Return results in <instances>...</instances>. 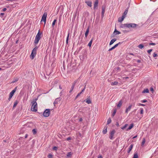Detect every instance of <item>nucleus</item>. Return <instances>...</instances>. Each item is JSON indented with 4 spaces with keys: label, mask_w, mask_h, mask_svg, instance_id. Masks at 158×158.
I'll use <instances>...</instances> for the list:
<instances>
[{
    "label": "nucleus",
    "mask_w": 158,
    "mask_h": 158,
    "mask_svg": "<svg viewBox=\"0 0 158 158\" xmlns=\"http://www.w3.org/2000/svg\"><path fill=\"white\" fill-rule=\"evenodd\" d=\"M137 25L133 23H126L123 24H122L120 26V27L122 28H125V27H127L129 28H135Z\"/></svg>",
    "instance_id": "1"
},
{
    "label": "nucleus",
    "mask_w": 158,
    "mask_h": 158,
    "mask_svg": "<svg viewBox=\"0 0 158 158\" xmlns=\"http://www.w3.org/2000/svg\"><path fill=\"white\" fill-rule=\"evenodd\" d=\"M39 96L37 98H34L33 99L31 103H32V105L31 108V110L32 111L36 112L37 110V103L36 101L38 99Z\"/></svg>",
    "instance_id": "2"
},
{
    "label": "nucleus",
    "mask_w": 158,
    "mask_h": 158,
    "mask_svg": "<svg viewBox=\"0 0 158 158\" xmlns=\"http://www.w3.org/2000/svg\"><path fill=\"white\" fill-rule=\"evenodd\" d=\"M42 34V32H40V30H39L37 34L36 35L35 39L34 40V44L35 46L38 44L41 38V35Z\"/></svg>",
    "instance_id": "3"
},
{
    "label": "nucleus",
    "mask_w": 158,
    "mask_h": 158,
    "mask_svg": "<svg viewBox=\"0 0 158 158\" xmlns=\"http://www.w3.org/2000/svg\"><path fill=\"white\" fill-rule=\"evenodd\" d=\"M38 47L36 45L35 47L32 50L30 55V58L31 59H33L34 57L35 56L36 54V51L38 49Z\"/></svg>",
    "instance_id": "4"
},
{
    "label": "nucleus",
    "mask_w": 158,
    "mask_h": 158,
    "mask_svg": "<svg viewBox=\"0 0 158 158\" xmlns=\"http://www.w3.org/2000/svg\"><path fill=\"white\" fill-rule=\"evenodd\" d=\"M50 113V110L48 109H46L43 113V115L45 117H48L49 116Z\"/></svg>",
    "instance_id": "5"
},
{
    "label": "nucleus",
    "mask_w": 158,
    "mask_h": 158,
    "mask_svg": "<svg viewBox=\"0 0 158 158\" xmlns=\"http://www.w3.org/2000/svg\"><path fill=\"white\" fill-rule=\"evenodd\" d=\"M47 15V13L46 12H44L42 17L41 22L42 21H44V25H45L46 23Z\"/></svg>",
    "instance_id": "6"
},
{
    "label": "nucleus",
    "mask_w": 158,
    "mask_h": 158,
    "mask_svg": "<svg viewBox=\"0 0 158 158\" xmlns=\"http://www.w3.org/2000/svg\"><path fill=\"white\" fill-rule=\"evenodd\" d=\"M115 132V131L114 130H113L112 131H111L110 133V135L109 137V138L110 139H113V135H114V134Z\"/></svg>",
    "instance_id": "7"
},
{
    "label": "nucleus",
    "mask_w": 158,
    "mask_h": 158,
    "mask_svg": "<svg viewBox=\"0 0 158 158\" xmlns=\"http://www.w3.org/2000/svg\"><path fill=\"white\" fill-rule=\"evenodd\" d=\"M98 0H96L94 3V10H95L97 9L98 5Z\"/></svg>",
    "instance_id": "8"
},
{
    "label": "nucleus",
    "mask_w": 158,
    "mask_h": 158,
    "mask_svg": "<svg viewBox=\"0 0 158 158\" xmlns=\"http://www.w3.org/2000/svg\"><path fill=\"white\" fill-rule=\"evenodd\" d=\"M61 99V98H56L53 103V104H54V105L55 106L56 104H57L59 102H60V101Z\"/></svg>",
    "instance_id": "9"
},
{
    "label": "nucleus",
    "mask_w": 158,
    "mask_h": 158,
    "mask_svg": "<svg viewBox=\"0 0 158 158\" xmlns=\"http://www.w3.org/2000/svg\"><path fill=\"white\" fill-rule=\"evenodd\" d=\"M105 7L102 6V15H101V17L102 18H103L104 17V14L105 12Z\"/></svg>",
    "instance_id": "10"
},
{
    "label": "nucleus",
    "mask_w": 158,
    "mask_h": 158,
    "mask_svg": "<svg viewBox=\"0 0 158 158\" xmlns=\"http://www.w3.org/2000/svg\"><path fill=\"white\" fill-rule=\"evenodd\" d=\"M85 85L84 88L82 90V91H81V92H80V93H78V94L76 96V97L75 98L76 99L78 97H79L80 95L82 93V92H83L85 90V87L86 86V84L85 83Z\"/></svg>",
    "instance_id": "11"
},
{
    "label": "nucleus",
    "mask_w": 158,
    "mask_h": 158,
    "mask_svg": "<svg viewBox=\"0 0 158 158\" xmlns=\"http://www.w3.org/2000/svg\"><path fill=\"white\" fill-rule=\"evenodd\" d=\"M125 18V16H122L121 17H119L118 18V22H121Z\"/></svg>",
    "instance_id": "12"
},
{
    "label": "nucleus",
    "mask_w": 158,
    "mask_h": 158,
    "mask_svg": "<svg viewBox=\"0 0 158 158\" xmlns=\"http://www.w3.org/2000/svg\"><path fill=\"white\" fill-rule=\"evenodd\" d=\"M85 2L87 4V5L91 7L92 6V2L90 1H86Z\"/></svg>",
    "instance_id": "13"
},
{
    "label": "nucleus",
    "mask_w": 158,
    "mask_h": 158,
    "mask_svg": "<svg viewBox=\"0 0 158 158\" xmlns=\"http://www.w3.org/2000/svg\"><path fill=\"white\" fill-rule=\"evenodd\" d=\"M107 126H105L104 127V130H103V133L104 134H106V133H107Z\"/></svg>",
    "instance_id": "14"
},
{
    "label": "nucleus",
    "mask_w": 158,
    "mask_h": 158,
    "mask_svg": "<svg viewBox=\"0 0 158 158\" xmlns=\"http://www.w3.org/2000/svg\"><path fill=\"white\" fill-rule=\"evenodd\" d=\"M89 27H88V28L87 29L85 33V37L86 38L88 35V34L89 33Z\"/></svg>",
    "instance_id": "15"
},
{
    "label": "nucleus",
    "mask_w": 158,
    "mask_h": 158,
    "mask_svg": "<svg viewBox=\"0 0 158 158\" xmlns=\"http://www.w3.org/2000/svg\"><path fill=\"white\" fill-rule=\"evenodd\" d=\"M116 40V39L115 38H114V39H112L110 41V43L109 45H112L114 43V42H115Z\"/></svg>",
    "instance_id": "16"
},
{
    "label": "nucleus",
    "mask_w": 158,
    "mask_h": 158,
    "mask_svg": "<svg viewBox=\"0 0 158 158\" xmlns=\"http://www.w3.org/2000/svg\"><path fill=\"white\" fill-rule=\"evenodd\" d=\"M132 106L131 105H130L129 107L126 109L125 112L126 113H127L128 111L130 110Z\"/></svg>",
    "instance_id": "17"
},
{
    "label": "nucleus",
    "mask_w": 158,
    "mask_h": 158,
    "mask_svg": "<svg viewBox=\"0 0 158 158\" xmlns=\"http://www.w3.org/2000/svg\"><path fill=\"white\" fill-rule=\"evenodd\" d=\"M134 126V124L132 123L131 124L130 126H129V127L127 129V131H129Z\"/></svg>",
    "instance_id": "18"
},
{
    "label": "nucleus",
    "mask_w": 158,
    "mask_h": 158,
    "mask_svg": "<svg viewBox=\"0 0 158 158\" xmlns=\"http://www.w3.org/2000/svg\"><path fill=\"white\" fill-rule=\"evenodd\" d=\"M133 147V145L132 144H131L130 146V147H129V148H128V151H127V152L128 153H129L131 151Z\"/></svg>",
    "instance_id": "19"
},
{
    "label": "nucleus",
    "mask_w": 158,
    "mask_h": 158,
    "mask_svg": "<svg viewBox=\"0 0 158 158\" xmlns=\"http://www.w3.org/2000/svg\"><path fill=\"white\" fill-rule=\"evenodd\" d=\"M149 92V90L148 89H144L142 91V93H148Z\"/></svg>",
    "instance_id": "20"
},
{
    "label": "nucleus",
    "mask_w": 158,
    "mask_h": 158,
    "mask_svg": "<svg viewBox=\"0 0 158 158\" xmlns=\"http://www.w3.org/2000/svg\"><path fill=\"white\" fill-rule=\"evenodd\" d=\"M128 11V8H127L125 10V11L123 13V14L122 16H125V17L126 16V15H127V13Z\"/></svg>",
    "instance_id": "21"
},
{
    "label": "nucleus",
    "mask_w": 158,
    "mask_h": 158,
    "mask_svg": "<svg viewBox=\"0 0 158 158\" xmlns=\"http://www.w3.org/2000/svg\"><path fill=\"white\" fill-rule=\"evenodd\" d=\"M18 101L17 100L15 101L14 103V104L12 108V109H14L15 108L16 106H17L18 103Z\"/></svg>",
    "instance_id": "22"
},
{
    "label": "nucleus",
    "mask_w": 158,
    "mask_h": 158,
    "mask_svg": "<svg viewBox=\"0 0 158 158\" xmlns=\"http://www.w3.org/2000/svg\"><path fill=\"white\" fill-rule=\"evenodd\" d=\"M73 153L71 152H69L67 153V157H71L72 156Z\"/></svg>",
    "instance_id": "23"
},
{
    "label": "nucleus",
    "mask_w": 158,
    "mask_h": 158,
    "mask_svg": "<svg viewBox=\"0 0 158 158\" xmlns=\"http://www.w3.org/2000/svg\"><path fill=\"white\" fill-rule=\"evenodd\" d=\"M122 104V100H120L118 102V103L117 105V107H120Z\"/></svg>",
    "instance_id": "24"
},
{
    "label": "nucleus",
    "mask_w": 158,
    "mask_h": 158,
    "mask_svg": "<svg viewBox=\"0 0 158 158\" xmlns=\"http://www.w3.org/2000/svg\"><path fill=\"white\" fill-rule=\"evenodd\" d=\"M118 84V82L117 81H114L112 82L111 83V84L112 85H116Z\"/></svg>",
    "instance_id": "25"
},
{
    "label": "nucleus",
    "mask_w": 158,
    "mask_h": 158,
    "mask_svg": "<svg viewBox=\"0 0 158 158\" xmlns=\"http://www.w3.org/2000/svg\"><path fill=\"white\" fill-rule=\"evenodd\" d=\"M114 32V33H115L116 35H117V34H119L121 33V32L120 31L117 30L116 29H115Z\"/></svg>",
    "instance_id": "26"
},
{
    "label": "nucleus",
    "mask_w": 158,
    "mask_h": 158,
    "mask_svg": "<svg viewBox=\"0 0 158 158\" xmlns=\"http://www.w3.org/2000/svg\"><path fill=\"white\" fill-rule=\"evenodd\" d=\"M86 102L88 104H90L91 103V101L90 100V99L89 98H87L86 99Z\"/></svg>",
    "instance_id": "27"
},
{
    "label": "nucleus",
    "mask_w": 158,
    "mask_h": 158,
    "mask_svg": "<svg viewBox=\"0 0 158 158\" xmlns=\"http://www.w3.org/2000/svg\"><path fill=\"white\" fill-rule=\"evenodd\" d=\"M133 158H139L137 152H135L134 153Z\"/></svg>",
    "instance_id": "28"
},
{
    "label": "nucleus",
    "mask_w": 158,
    "mask_h": 158,
    "mask_svg": "<svg viewBox=\"0 0 158 158\" xmlns=\"http://www.w3.org/2000/svg\"><path fill=\"white\" fill-rule=\"evenodd\" d=\"M138 47L141 49H142L144 47V46L143 44H139Z\"/></svg>",
    "instance_id": "29"
},
{
    "label": "nucleus",
    "mask_w": 158,
    "mask_h": 158,
    "mask_svg": "<svg viewBox=\"0 0 158 158\" xmlns=\"http://www.w3.org/2000/svg\"><path fill=\"white\" fill-rule=\"evenodd\" d=\"M116 109H115L114 110V111L112 114V117H113L114 116L115 114H116Z\"/></svg>",
    "instance_id": "30"
},
{
    "label": "nucleus",
    "mask_w": 158,
    "mask_h": 158,
    "mask_svg": "<svg viewBox=\"0 0 158 158\" xmlns=\"http://www.w3.org/2000/svg\"><path fill=\"white\" fill-rule=\"evenodd\" d=\"M93 42V39H92L90 41L88 45L89 46V47H91L92 44Z\"/></svg>",
    "instance_id": "31"
},
{
    "label": "nucleus",
    "mask_w": 158,
    "mask_h": 158,
    "mask_svg": "<svg viewBox=\"0 0 158 158\" xmlns=\"http://www.w3.org/2000/svg\"><path fill=\"white\" fill-rule=\"evenodd\" d=\"M111 122V120L110 118H109L107 121V124H110Z\"/></svg>",
    "instance_id": "32"
},
{
    "label": "nucleus",
    "mask_w": 158,
    "mask_h": 158,
    "mask_svg": "<svg viewBox=\"0 0 158 158\" xmlns=\"http://www.w3.org/2000/svg\"><path fill=\"white\" fill-rule=\"evenodd\" d=\"M128 125L127 124H125L124 126L121 127V128L122 130H124Z\"/></svg>",
    "instance_id": "33"
},
{
    "label": "nucleus",
    "mask_w": 158,
    "mask_h": 158,
    "mask_svg": "<svg viewBox=\"0 0 158 158\" xmlns=\"http://www.w3.org/2000/svg\"><path fill=\"white\" fill-rule=\"evenodd\" d=\"M145 139L144 138H143V140L142 142L141 146H143L144 145V144L145 143Z\"/></svg>",
    "instance_id": "34"
},
{
    "label": "nucleus",
    "mask_w": 158,
    "mask_h": 158,
    "mask_svg": "<svg viewBox=\"0 0 158 158\" xmlns=\"http://www.w3.org/2000/svg\"><path fill=\"white\" fill-rule=\"evenodd\" d=\"M69 33L68 34V35H67V38H66V43L67 44H68V40H69Z\"/></svg>",
    "instance_id": "35"
},
{
    "label": "nucleus",
    "mask_w": 158,
    "mask_h": 158,
    "mask_svg": "<svg viewBox=\"0 0 158 158\" xmlns=\"http://www.w3.org/2000/svg\"><path fill=\"white\" fill-rule=\"evenodd\" d=\"M56 19H54L52 23V27H53L55 25V23L56 22Z\"/></svg>",
    "instance_id": "36"
},
{
    "label": "nucleus",
    "mask_w": 158,
    "mask_h": 158,
    "mask_svg": "<svg viewBox=\"0 0 158 158\" xmlns=\"http://www.w3.org/2000/svg\"><path fill=\"white\" fill-rule=\"evenodd\" d=\"M18 80H19L18 78H14V80L13 81L11 82V83H14L17 81H18Z\"/></svg>",
    "instance_id": "37"
},
{
    "label": "nucleus",
    "mask_w": 158,
    "mask_h": 158,
    "mask_svg": "<svg viewBox=\"0 0 158 158\" xmlns=\"http://www.w3.org/2000/svg\"><path fill=\"white\" fill-rule=\"evenodd\" d=\"M32 132L33 134H35L37 133L36 130L35 129H33L32 130Z\"/></svg>",
    "instance_id": "38"
},
{
    "label": "nucleus",
    "mask_w": 158,
    "mask_h": 158,
    "mask_svg": "<svg viewBox=\"0 0 158 158\" xmlns=\"http://www.w3.org/2000/svg\"><path fill=\"white\" fill-rule=\"evenodd\" d=\"M80 57L81 60H83L85 58V56L83 55L80 56Z\"/></svg>",
    "instance_id": "39"
},
{
    "label": "nucleus",
    "mask_w": 158,
    "mask_h": 158,
    "mask_svg": "<svg viewBox=\"0 0 158 158\" xmlns=\"http://www.w3.org/2000/svg\"><path fill=\"white\" fill-rule=\"evenodd\" d=\"M48 156V158H53V155L51 153L49 154Z\"/></svg>",
    "instance_id": "40"
},
{
    "label": "nucleus",
    "mask_w": 158,
    "mask_h": 158,
    "mask_svg": "<svg viewBox=\"0 0 158 158\" xmlns=\"http://www.w3.org/2000/svg\"><path fill=\"white\" fill-rule=\"evenodd\" d=\"M17 87H15V88L13 90H12L11 92H12V93L14 94V93L15 92V91L17 89Z\"/></svg>",
    "instance_id": "41"
},
{
    "label": "nucleus",
    "mask_w": 158,
    "mask_h": 158,
    "mask_svg": "<svg viewBox=\"0 0 158 158\" xmlns=\"http://www.w3.org/2000/svg\"><path fill=\"white\" fill-rule=\"evenodd\" d=\"M17 87H15V88L13 90H12L11 92H12V93L14 94V93L15 92V91L17 89Z\"/></svg>",
    "instance_id": "42"
},
{
    "label": "nucleus",
    "mask_w": 158,
    "mask_h": 158,
    "mask_svg": "<svg viewBox=\"0 0 158 158\" xmlns=\"http://www.w3.org/2000/svg\"><path fill=\"white\" fill-rule=\"evenodd\" d=\"M152 50L153 49H151L148 50L147 51V52L149 55H150L151 52H152Z\"/></svg>",
    "instance_id": "43"
},
{
    "label": "nucleus",
    "mask_w": 158,
    "mask_h": 158,
    "mask_svg": "<svg viewBox=\"0 0 158 158\" xmlns=\"http://www.w3.org/2000/svg\"><path fill=\"white\" fill-rule=\"evenodd\" d=\"M158 56L157 54L155 52H154L153 55V56L154 57H156V56Z\"/></svg>",
    "instance_id": "44"
},
{
    "label": "nucleus",
    "mask_w": 158,
    "mask_h": 158,
    "mask_svg": "<svg viewBox=\"0 0 158 158\" xmlns=\"http://www.w3.org/2000/svg\"><path fill=\"white\" fill-rule=\"evenodd\" d=\"M115 35H115V33H114V32L113 33V34L111 35V38H112V37H114Z\"/></svg>",
    "instance_id": "45"
},
{
    "label": "nucleus",
    "mask_w": 158,
    "mask_h": 158,
    "mask_svg": "<svg viewBox=\"0 0 158 158\" xmlns=\"http://www.w3.org/2000/svg\"><path fill=\"white\" fill-rule=\"evenodd\" d=\"M147 102V100L146 99H144L141 101V102L142 103H145Z\"/></svg>",
    "instance_id": "46"
},
{
    "label": "nucleus",
    "mask_w": 158,
    "mask_h": 158,
    "mask_svg": "<svg viewBox=\"0 0 158 158\" xmlns=\"http://www.w3.org/2000/svg\"><path fill=\"white\" fill-rule=\"evenodd\" d=\"M143 108H141V110H140V114H143Z\"/></svg>",
    "instance_id": "47"
},
{
    "label": "nucleus",
    "mask_w": 158,
    "mask_h": 158,
    "mask_svg": "<svg viewBox=\"0 0 158 158\" xmlns=\"http://www.w3.org/2000/svg\"><path fill=\"white\" fill-rule=\"evenodd\" d=\"M57 149V147L54 146L53 148V149L54 150H56Z\"/></svg>",
    "instance_id": "48"
},
{
    "label": "nucleus",
    "mask_w": 158,
    "mask_h": 158,
    "mask_svg": "<svg viewBox=\"0 0 158 158\" xmlns=\"http://www.w3.org/2000/svg\"><path fill=\"white\" fill-rule=\"evenodd\" d=\"M114 48H114V47L113 46V47H112L111 48H110L109 49L108 51H111L112 50H113V49H114Z\"/></svg>",
    "instance_id": "49"
},
{
    "label": "nucleus",
    "mask_w": 158,
    "mask_h": 158,
    "mask_svg": "<svg viewBox=\"0 0 158 158\" xmlns=\"http://www.w3.org/2000/svg\"><path fill=\"white\" fill-rule=\"evenodd\" d=\"M156 45V44L155 43H150L149 44V45Z\"/></svg>",
    "instance_id": "50"
},
{
    "label": "nucleus",
    "mask_w": 158,
    "mask_h": 158,
    "mask_svg": "<svg viewBox=\"0 0 158 158\" xmlns=\"http://www.w3.org/2000/svg\"><path fill=\"white\" fill-rule=\"evenodd\" d=\"M77 80H75V81L73 83V84H72V85H74L75 86V84L77 82Z\"/></svg>",
    "instance_id": "51"
},
{
    "label": "nucleus",
    "mask_w": 158,
    "mask_h": 158,
    "mask_svg": "<svg viewBox=\"0 0 158 158\" xmlns=\"http://www.w3.org/2000/svg\"><path fill=\"white\" fill-rule=\"evenodd\" d=\"M14 94L12 92H11L9 94V96L13 97Z\"/></svg>",
    "instance_id": "52"
},
{
    "label": "nucleus",
    "mask_w": 158,
    "mask_h": 158,
    "mask_svg": "<svg viewBox=\"0 0 158 158\" xmlns=\"http://www.w3.org/2000/svg\"><path fill=\"white\" fill-rule=\"evenodd\" d=\"M114 69L116 70H118L120 69V68L119 67H118Z\"/></svg>",
    "instance_id": "53"
},
{
    "label": "nucleus",
    "mask_w": 158,
    "mask_h": 158,
    "mask_svg": "<svg viewBox=\"0 0 158 158\" xmlns=\"http://www.w3.org/2000/svg\"><path fill=\"white\" fill-rule=\"evenodd\" d=\"M150 90L151 91H152V92H153V91H154V89L153 88V87H151L150 88Z\"/></svg>",
    "instance_id": "54"
},
{
    "label": "nucleus",
    "mask_w": 158,
    "mask_h": 158,
    "mask_svg": "<svg viewBox=\"0 0 158 158\" xmlns=\"http://www.w3.org/2000/svg\"><path fill=\"white\" fill-rule=\"evenodd\" d=\"M7 9L6 8H4L2 9V11H5Z\"/></svg>",
    "instance_id": "55"
},
{
    "label": "nucleus",
    "mask_w": 158,
    "mask_h": 158,
    "mask_svg": "<svg viewBox=\"0 0 158 158\" xmlns=\"http://www.w3.org/2000/svg\"><path fill=\"white\" fill-rule=\"evenodd\" d=\"M139 106H145V105L144 104H141V103H139Z\"/></svg>",
    "instance_id": "56"
},
{
    "label": "nucleus",
    "mask_w": 158,
    "mask_h": 158,
    "mask_svg": "<svg viewBox=\"0 0 158 158\" xmlns=\"http://www.w3.org/2000/svg\"><path fill=\"white\" fill-rule=\"evenodd\" d=\"M118 44H116L115 45L114 47V48H115L116 47H117L118 46Z\"/></svg>",
    "instance_id": "57"
},
{
    "label": "nucleus",
    "mask_w": 158,
    "mask_h": 158,
    "mask_svg": "<svg viewBox=\"0 0 158 158\" xmlns=\"http://www.w3.org/2000/svg\"><path fill=\"white\" fill-rule=\"evenodd\" d=\"M116 125L117 126V127H119V123L118 122H117L116 123Z\"/></svg>",
    "instance_id": "58"
},
{
    "label": "nucleus",
    "mask_w": 158,
    "mask_h": 158,
    "mask_svg": "<svg viewBox=\"0 0 158 158\" xmlns=\"http://www.w3.org/2000/svg\"><path fill=\"white\" fill-rule=\"evenodd\" d=\"M73 89H72V88H71V89L69 91V93H71L73 91Z\"/></svg>",
    "instance_id": "59"
},
{
    "label": "nucleus",
    "mask_w": 158,
    "mask_h": 158,
    "mask_svg": "<svg viewBox=\"0 0 158 158\" xmlns=\"http://www.w3.org/2000/svg\"><path fill=\"white\" fill-rule=\"evenodd\" d=\"M71 138L69 137L67 138V140H71Z\"/></svg>",
    "instance_id": "60"
},
{
    "label": "nucleus",
    "mask_w": 158,
    "mask_h": 158,
    "mask_svg": "<svg viewBox=\"0 0 158 158\" xmlns=\"http://www.w3.org/2000/svg\"><path fill=\"white\" fill-rule=\"evenodd\" d=\"M12 96H9V98H8V100L9 101H10V99H11V98H12Z\"/></svg>",
    "instance_id": "61"
},
{
    "label": "nucleus",
    "mask_w": 158,
    "mask_h": 158,
    "mask_svg": "<svg viewBox=\"0 0 158 158\" xmlns=\"http://www.w3.org/2000/svg\"><path fill=\"white\" fill-rule=\"evenodd\" d=\"M83 119H82V118H80L79 119V121H80V122H81L82 121Z\"/></svg>",
    "instance_id": "62"
},
{
    "label": "nucleus",
    "mask_w": 158,
    "mask_h": 158,
    "mask_svg": "<svg viewBox=\"0 0 158 158\" xmlns=\"http://www.w3.org/2000/svg\"><path fill=\"white\" fill-rule=\"evenodd\" d=\"M98 158H103V157L102 156L100 155L98 156Z\"/></svg>",
    "instance_id": "63"
},
{
    "label": "nucleus",
    "mask_w": 158,
    "mask_h": 158,
    "mask_svg": "<svg viewBox=\"0 0 158 158\" xmlns=\"http://www.w3.org/2000/svg\"><path fill=\"white\" fill-rule=\"evenodd\" d=\"M137 62L138 63H140L141 62V60H138L137 61Z\"/></svg>",
    "instance_id": "64"
}]
</instances>
